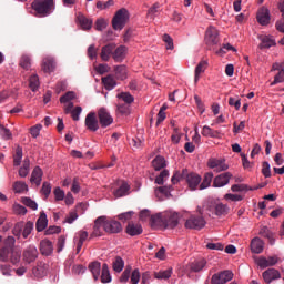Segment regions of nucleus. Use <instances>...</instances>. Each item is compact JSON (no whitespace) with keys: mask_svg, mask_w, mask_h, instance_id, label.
<instances>
[{"mask_svg":"<svg viewBox=\"0 0 284 284\" xmlns=\"http://www.w3.org/2000/svg\"><path fill=\"white\" fill-rule=\"evenodd\" d=\"M207 70V60H202L199 62V64L195 68V77L194 81L195 83H199V79H201V74Z\"/></svg>","mask_w":284,"mask_h":284,"instance_id":"33","label":"nucleus"},{"mask_svg":"<svg viewBox=\"0 0 284 284\" xmlns=\"http://www.w3.org/2000/svg\"><path fill=\"white\" fill-rule=\"evenodd\" d=\"M97 116L101 128H110V125L114 123V118H112L110 111L103 106L98 110Z\"/></svg>","mask_w":284,"mask_h":284,"instance_id":"9","label":"nucleus"},{"mask_svg":"<svg viewBox=\"0 0 284 284\" xmlns=\"http://www.w3.org/2000/svg\"><path fill=\"white\" fill-rule=\"evenodd\" d=\"M54 58L52 57H45L42 60V70L43 72L50 73V72H54Z\"/></svg>","mask_w":284,"mask_h":284,"instance_id":"29","label":"nucleus"},{"mask_svg":"<svg viewBox=\"0 0 284 284\" xmlns=\"http://www.w3.org/2000/svg\"><path fill=\"white\" fill-rule=\"evenodd\" d=\"M153 169L155 172H160V170H164L168 166L165 158L161 155H156L155 159L152 161Z\"/></svg>","mask_w":284,"mask_h":284,"instance_id":"32","label":"nucleus"},{"mask_svg":"<svg viewBox=\"0 0 284 284\" xmlns=\"http://www.w3.org/2000/svg\"><path fill=\"white\" fill-rule=\"evenodd\" d=\"M112 282V275H110V268L108 267V264L102 265V272H101V283H111Z\"/></svg>","mask_w":284,"mask_h":284,"instance_id":"42","label":"nucleus"},{"mask_svg":"<svg viewBox=\"0 0 284 284\" xmlns=\"http://www.w3.org/2000/svg\"><path fill=\"white\" fill-rule=\"evenodd\" d=\"M32 230H34V223L27 222L22 227V236L23 239H28L30 234H32Z\"/></svg>","mask_w":284,"mask_h":284,"instance_id":"51","label":"nucleus"},{"mask_svg":"<svg viewBox=\"0 0 284 284\" xmlns=\"http://www.w3.org/2000/svg\"><path fill=\"white\" fill-rule=\"evenodd\" d=\"M18 174L20 179H26L30 174V159L26 158L23 160L22 166L19 169Z\"/></svg>","mask_w":284,"mask_h":284,"instance_id":"36","label":"nucleus"},{"mask_svg":"<svg viewBox=\"0 0 284 284\" xmlns=\"http://www.w3.org/2000/svg\"><path fill=\"white\" fill-rule=\"evenodd\" d=\"M284 82V69H281L278 73L274 77V81L271 83V85H276V83H283Z\"/></svg>","mask_w":284,"mask_h":284,"instance_id":"64","label":"nucleus"},{"mask_svg":"<svg viewBox=\"0 0 284 284\" xmlns=\"http://www.w3.org/2000/svg\"><path fill=\"white\" fill-rule=\"evenodd\" d=\"M181 181H186L189 189L194 191L201 185L202 178L199 173L190 172L187 169H183L182 172L178 171L171 178V183L176 185V183H181Z\"/></svg>","mask_w":284,"mask_h":284,"instance_id":"3","label":"nucleus"},{"mask_svg":"<svg viewBox=\"0 0 284 284\" xmlns=\"http://www.w3.org/2000/svg\"><path fill=\"white\" fill-rule=\"evenodd\" d=\"M45 227H48V215L42 211L39 219L37 220L36 230L37 232H43Z\"/></svg>","mask_w":284,"mask_h":284,"instance_id":"28","label":"nucleus"},{"mask_svg":"<svg viewBox=\"0 0 284 284\" xmlns=\"http://www.w3.org/2000/svg\"><path fill=\"white\" fill-rule=\"evenodd\" d=\"M260 234L264 237L267 239L271 245H274L275 240H274V233H272V231H270V229L267 226H263L260 230Z\"/></svg>","mask_w":284,"mask_h":284,"instance_id":"44","label":"nucleus"},{"mask_svg":"<svg viewBox=\"0 0 284 284\" xmlns=\"http://www.w3.org/2000/svg\"><path fill=\"white\" fill-rule=\"evenodd\" d=\"M116 99H120V100L123 101L124 104H126V105H132V103H134V97L131 95L130 92H121V93H118Z\"/></svg>","mask_w":284,"mask_h":284,"instance_id":"40","label":"nucleus"},{"mask_svg":"<svg viewBox=\"0 0 284 284\" xmlns=\"http://www.w3.org/2000/svg\"><path fill=\"white\" fill-rule=\"evenodd\" d=\"M126 52H128V47L120 45L113 50L112 58L116 63H121V61L125 59Z\"/></svg>","mask_w":284,"mask_h":284,"instance_id":"26","label":"nucleus"},{"mask_svg":"<svg viewBox=\"0 0 284 284\" xmlns=\"http://www.w3.org/2000/svg\"><path fill=\"white\" fill-rule=\"evenodd\" d=\"M205 225L207 222L203 215H190L184 223L186 230H203Z\"/></svg>","mask_w":284,"mask_h":284,"instance_id":"7","label":"nucleus"},{"mask_svg":"<svg viewBox=\"0 0 284 284\" xmlns=\"http://www.w3.org/2000/svg\"><path fill=\"white\" fill-rule=\"evenodd\" d=\"M103 232H105V215H101L94 221L91 236H103Z\"/></svg>","mask_w":284,"mask_h":284,"instance_id":"16","label":"nucleus"},{"mask_svg":"<svg viewBox=\"0 0 284 284\" xmlns=\"http://www.w3.org/2000/svg\"><path fill=\"white\" fill-rule=\"evenodd\" d=\"M230 179H232V174L230 172L216 175L213 180V187H225V185L230 183Z\"/></svg>","mask_w":284,"mask_h":284,"instance_id":"17","label":"nucleus"},{"mask_svg":"<svg viewBox=\"0 0 284 284\" xmlns=\"http://www.w3.org/2000/svg\"><path fill=\"white\" fill-rule=\"evenodd\" d=\"M40 85H41V82L39 81L38 74H33L29 78V88L30 90H32V92H37Z\"/></svg>","mask_w":284,"mask_h":284,"instance_id":"45","label":"nucleus"},{"mask_svg":"<svg viewBox=\"0 0 284 284\" xmlns=\"http://www.w3.org/2000/svg\"><path fill=\"white\" fill-rule=\"evenodd\" d=\"M170 178V171L163 170L156 178H155V183L158 185H163L165 181Z\"/></svg>","mask_w":284,"mask_h":284,"instance_id":"49","label":"nucleus"},{"mask_svg":"<svg viewBox=\"0 0 284 284\" xmlns=\"http://www.w3.org/2000/svg\"><path fill=\"white\" fill-rule=\"evenodd\" d=\"M123 267H125V262H123L121 256H116L115 261L113 262L114 272H123Z\"/></svg>","mask_w":284,"mask_h":284,"instance_id":"52","label":"nucleus"},{"mask_svg":"<svg viewBox=\"0 0 284 284\" xmlns=\"http://www.w3.org/2000/svg\"><path fill=\"white\" fill-rule=\"evenodd\" d=\"M23 159V148L17 146L16 154L13 155V165L19 166L21 165V161Z\"/></svg>","mask_w":284,"mask_h":284,"instance_id":"47","label":"nucleus"},{"mask_svg":"<svg viewBox=\"0 0 284 284\" xmlns=\"http://www.w3.org/2000/svg\"><path fill=\"white\" fill-rule=\"evenodd\" d=\"M22 258L26 263H34V261L39 258V251L37 250V246L30 245L27 248H24L22 253Z\"/></svg>","mask_w":284,"mask_h":284,"instance_id":"14","label":"nucleus"},{"mask_svg":"<svg viewBox=\"0 0 284 284\" xmlns=\"http://www.w3.org/2000/svg\"><path fill=\"white\" fill-rule=\"evenodd\" d=\"M0 135L4 141H10V139H12V132H10V129L4 128L2 124H0Z\"/></svg>","mask_w":284,"mask_h":284,"instance_id":"59","label":"nucleus"},{"mask_svg":"<svg viewBox=\"0 0 284 284\" xmlns=\"http://www.w3.org/2000/svg\"><path fill=\"white\" fill-rule=\"evenodd\" d=\"M19 65L23 70H30V68H32V59L30 58V55L23 54L20 58Z\"/></svg>","mask_w":284,"mask_h":284,"instance_id":"43","label":"nucleus"},{"mask_svg":"<svg viewBox=\"0 0 284 284\" xmlns=\"http://www.w3.org/2000/svg\"><path fill=\"white\" fill-rule=\"evenodd\" d=\"M220 132L212 128L204 125L202 129V136H210L211 139H217Z\"/></svg>","mask_w":284,"mask_h":284,"instance_id":"46","label":"nucleus"},{"mask_svg":"<svg viewBox=\"0 0 284 284\" xmlns=\"http://www.w3.org/2000/svg\"><path fill=\"white\" fill-rule=\"evenodd\" d=\"M181 136H183V133H181V130H179V128H174L173 133L171 135L172 143H174L175 145H179V143H181Z\"/></svg>","mask_w":284,"mask_h":284,"instance_id":"55","label":"nucleus"},{"mask_svg":"<svg viewBox=\"0 0 284 284\" xmlns=\"http://www.w3.org/2000/svg\"><path fill=\"white\" fill-rule=\"evenodd\" d=\"M172 276V268L159 271L154 273V278L168 281Z\"/></svg>","mask_w":284,"mask_h":284,"instance_id":"48","label":"nucleus"},{"mask_svg":"<svg viewBox=\"0 0 284 284\" xmlns=\"http://www.w3.org/2000/svg\"><path fill=\"white\" fill-rule=\"evenodd\" d=\"M234 278V273L232 271H222L220 273H215L211 277L212 284H225L230 283Z\"/></svg>","mask_w":284,"mask_h":284,"instance_id":"11","label":"nucleus"},{"mask_svg":"<svg viewBox=\"0 0 284 284\" xmlns=\"http://www.w3.org/2000/svg\"><path fill=\"white\" fill-rule=\"evenodd\" d=\"M181 219V214L173 210H168L163 212V223L164 227H169L170 230H174L179 225V221Z\"/></svg>","mask_w":284,"mask_h":284,"instance_id":"6","label":"nucleus"},{"mask_svg":"<svg viewBox=\"0 0 284 284\" xmlns=\"http://www.w3.org/2000/svg\"><path fill=\"white\" fill-rule=\"evenodd\" d=\"M12 187L16 194H24L29 190L28 184L23 181H16Z\"/></svg>","mask_w":284,"mask_h":284,"instance_id":"38","label":"nucleus"},{"mask_svg":"<svg viewBox=\"0 0 284 284\" xmlns=\"http://www.w3.org/2000/svg\"><path fill=\"white\" fill-rule=\"evenodd\" d=\"M125 232L126 234H129V236H139L143 234V226H141V224H135L134 222H130L126 225Z\"/></svg>","mask_w":284,"mask_h":284,"instance_id":"25","label":"nucleus"},{"mask_svg":"<svg viewBox=\"0 0 284 284\" xmlns=\"http://www.w3.org/2000/svg\"><path fill=\"white\" fill-rule=\"evenodd\" d=\"M265 283L270 284L272 281H278L281 278V272L276 268H268L263 273Z\"/></svg>","mask_w":284,"mask_h":284,"instance_id":"21","label":"nucleus"},{"mask_svg":"<svg viewBox=\"0 0 284 284\" xmlns=\"http://www.w3.org/2000/svg\"><path fill=\"white\" fill-rule=\"evenodd\" d=\"M104 232H106V234H121V232H123V225L121 224V222L112 217L105 216Z\"/></svg>","mask_w":284,"mask_h":284,"instance_id":"8","label":"nucleus"},{"mask_svg":"<svg viewBox=\"0 0 284 284\" xmlns=\"http://www.w3.org/2000/svg\"><path fill=\"white\" fill-rule=\"evenodd\" d=\"M151 227H165L163 223V212L151 215L150 217Z\"/></svg>","mask_w":284,"mask_h":284,"instance_id":"34","label":"nucleus"},{"mask_svg":"<svg viewBox=\"0 0 284 284\" xmlns=\"http://www.w3.org/2000/svg\"><path fill=\"white\" fill-rule=\"evenodd\" d=\"M81 112H83V108L81 106H75L71 112V118L74 120V121H79L80 116H81Z\"/></svg>","mask_w":284,"mask_h":284,"instance_id":"63","label":"nucleus"},{"mask_svg":"<svg viewBox=\"0 0 284 284\" xmlns=\"http://www.w3.org/2000/svg\"><path fill=\"white\" fill-rule=\"evenodd\" d=\"M206 264L207 262L205 260H200L191 265V270L192 272H201V270H203V267H205Z\"/></svg>","mask_w":284,"mask_h":284,"instance_id":"57","label":"nucleus"},{"mask_svg":"<svg viewBox=\"0 0 284 284\" xmlns=\"http://www.w3.org/2000/svg\"><path fill=\"white\" fill-rule=\"evenodd\" d=\"M102 83H103L105 90H114V88H116V80H114V78L112 75L102 78Z\"/></svg>","mask_w":284,"mask_h":284,"instance_id":"41","label":"nucleus"},{"mask_svg":"<svg viewBox=\"0 0 284 284\" xmlns=\"http://www.w3.org/2000/svg\"><path fill=\"white\" fill-rule=\"evenodd\" d=\"M43 181V170L40 166H36L31 173L30 183H33L39 187Z\"/></svg>","mask_w":284,"mask_h":284,"instance_id":"22","label":"nucleus"},{"mask_svg":"<svg viewBox=\"0 0 284 284\" xmlns=\"http://www.w3.org/2000/svg\"><path fill=\"white\" fill-rule=\"evenodd\" d=\"M207 168H210V170H214V172H225L226 170H230V165L225 163V159L216 158L209 159Z\"/></svg>","mask_w":284,"mask_h":284,"instance_id":"12","label":"nucleus"},{"mask_svg":"<svg viewBox=\"0 0 284 284\" xmlns=\"http://www.w3.org/2000/svg\"><path fill=\"white\" fill-rule=\"evenodd\" d=\"M41 194H43L44 199H49L50 194H52V184L50 182L42 183Z\"/></svg>","mask_w":284,"mask_h":284,"instance_id":"54","label":"nucleus"},{"mask_svg":"<svg viewBox=\"0 0 284 284\" xmlns=\"http://www.w3.org/2000/svg\"><path fill=\"white\" fill-rule=\"evenodd\" d=\"M114 72H115L116 79H119L120 81H125V79H128V67L123 64L116 65L114 68Z\"/></svg>","mask_w":284,"mask_h":284,"instance_id":"35","label":"nucleus"},{"mask_svg":"<svg viewBox=\"0 0 284 284\" xmlns=\"http://www.w3.org/2000/svg\"><path fill=\"white\" fill-rule=\"evenodd\" d=\"M231 190L232 192H248V190L252 191L254 189L247 186V184H233Z\"/></svg>","mask_w":284,"mask_h":284,"instance_id":"56","label":"nucleus"},{"mask_svg":"<svg viewBox=\"0 0 284 284\" xmlns=\"http://www.w3.org/2000/svg\"><path fill=\"white\" fill-rule=\"evenodd\" d=\"M31 8L34 10L36 17H50L54 12V0H34Z\"/></svg>","mask_w":284,"mask_h":284,"instance_id":"4","label":"nucleus"},{"mask_svg":"<svg viewBox=\"0 0 284 284\" xmlns=\"http://www.w3.org/2000/svg\"><path fill=\"white\" fill-rule=\"evenodd\" d=\"M53 194H54L55 201H63L65 199V192L59 186H57L53 190Z\"/></svg>","mask_w":284,"mask_h":284,"instance_id":"61","label":"nucleus"},{"mask_svg":"<svg viewBox=\"0 0 284 284\" xmlns=\"http://www.w3.org/2000/svg\"><path fill=\"white\" fill-rule=\"evenodd\" d=\"M22 202H23V205H26V207H30V210H38L39 209V204H37L34 202V200H32L30 197H24Z\"/></svg>","mask_w":284,"mask_h":284,"instance_id":"60","label":"nucleus"},{"mask_svg":"<svg viewBox=\"0 0 284 284\" xmlns=\"http://www.w3.org/2000/svg\"><path fill=\"white\" fill-rule=\"evenodd\" d=\"M39 250L42 256H51L52 252H54V244H52V241L44 239L40 241Z\"/></svg>","mask_w":284,"mask_h":284,"instance_id":"18","label":"nucleus"},{"mask_svg":"<svg viewBox=\"0 0 284 284\" xmlns=\"http://www.w3.org/2000/svg\"><path fill=\"white\" fill-rule=\"evenodd\" d=\"M172 185L169 186H159L155 189V195L159 196V194H162L163 196H170V193L172 192Z\"/></svg>","mask_w":284,"mask_h":284,"instance_id":"50","label":"nucleus"},{"mask_svg":"<svg viewBox=\"0 0 284 284\" xmlns=\"http://www.w3.org/2000/svg\"><path fill=\"white\" fill-rule=\"evenodd\" d=\"M120 283L125 284V283H130V284H150V281H152V275L150 274L149 271L142 273L141 275V271H139V268H134L132 271V267H126L120 278H119Z\"/></svg>","mask_w":284,"mask_h":284,"instance_id":"2","label":"nucleus"},{"mask_svg":"<svg viewBox=\"0 0 284 284\" xmlns=\"http://www.w3.org/2000/svg\"><path fill=\"white\" fill-rule=\"evenodd\" d=\"M212 179H214V173L207 172L204 174L203 181L200 184V190H207L212 185Z\"/></svg>","mask_w":284,"mask_h":284,"instance_id":"39","label":"nucleus"},{"mask_svg":"<svg viewBox=\"0 0 284 284\" xmlns=\"http://www.w3.org/2000/svg\"><path fill=\"white\" fill-rule=\"evenodd\" d=\"M85 266H83L82 264H74L73 266H72V270H71V272H72V274L74 275V276H79V275H81V274H85Z\"/></svg>","mask_w":284,"mask_h":284,"instance_id":"58","label":"nucleus"},{"mask_svg":"<svg viewBox=\"0 0 284 284\" xmlns=\"http://www.w3.org/2000/svg\"><path fill=\"white\" fill-rule=\"evenodd\" d=\"M264 248V243L262 242L261 237H254L251 241V252H253V254H261L263 252Z\"/></svg>","mask_w":284,"mask_h":284,"instance_id":"30","label":"nucleus"},{"mask_svg":"<svg viewBox=\"0 0 284 284\" xmlns=\"http://www.w3.org/2000/svg\"><path fill=\"white\" fill-rule=\"evenodd\" d=\"M84 125L89 132H97L101 125L99 119H97V113L89 112L85 116Z\"/></svg>","mask_w":284,"mask_h":284,"instance_id":"13","label":"nucleus"},{"mask_svg":"<svg viewBox=\"0 0 284 284\" xmlns=\"http://www.w3.org/2000/svg\"><path fill=\"white\" fill-rule=\"evenodd\" d=\"M77 21H78L79 26L82 28V30H92V20L88 19L82 13L78 14Z\"/></svg>","mask_w":284,"mask_h":284,"instance_id":"31","label":"nucleus"},{"mask_svg":"<svg viewBox=\"0 0 284 284\" xmlns=\"http://www.w3.org/2000/svg\"><path fill=\"white\" fill-rule=\"evenodd\" d=\"M257 22L260 26L270 24V10L267 8H262L257 12Z\"/></svg>","mask_w":284,"mask_h":284,"instance_id":"27","label":"nucleus"},{"mask_svg":"<svg viewBox=\"0 0 284 284\" xmlns=\"http://www.w3.org/2000/svg\"><path fill=\"white\" fill-rule=\"evenodd\" d=\"M130 194V184L125 181L121 182V185L113 191V196L115 199H122V196H128Z\"/></svg>","mask_w":284,"mask_h":284,"instance_id":"24","label":"nucleus"},{"mask_svg":"<svg viewBox=\"0 0 284 284\" xmlns=\"http://www.w3.org/2000/svg\"><path fill=\"white\" fill-rule=\"evenodd\" d=\"M116 108L120 114H130V104L118 103Z\"/></svg>","mask_w":284,"mask_h":284,"instance_id":"62","label":"nucleus"},{"mask_svg":"<svg viewBox=\"0 0 284 284\" xmlns=\"http://www.w3.org/2000/svg\"><path fill=\"white\" fill-rule=\"evenodd\" d=\"M77 99V93L74 91H68L64 95L60 98V103H70Z\"/></svg>","mask_w":284,"mask_h":284,"instance_id":"53","label":"nucleus"},{"mask_svg":"<svg viewBox=\"0 0 284 284\" xmlns=\"http://www.w3.org/2000/svg\"><path fill=\"white\" fill-rule=\"evenodd\" d=\"M89 270L94 281H99V277L101 276V264L99 262H92L89 264Z\"/></svg>","mask_w":284,"mask_h":284,"instance_id":"37","label":"nucleus"},{"mask_svg":"<svg viewBox=\"0 0 284 284\" xmlns=\"http://www.w3.org/2000/svg\"><path fill=\"white\" fill-rule=\"evenodd\" d=\"M114 50H116L115 43H109L102 47V50L100 53L102 61H110V57L114 53Z\"/></svg>","mask_w":284,"mask_h":284,"instance_id":"23","label":"nucleus"},{"mask_svg":"<svg viewBox=\"0 0 284 284\" xmlns=\"http://www.w3.org/2000/svg\"><path fill=\"white\" fill-rule=\"evenodd\" d=\"M276 263H278V257L277 256H270L268 258L262 256V257L256 260V264L262 270H265V267H273V265H276Z\"/></svg>","mask_w":284,"mask_h":284,"instance_id":"19","label":"nucleus"},{"mask_svg":"<svg viewBox=\"0 0 284 284\" xmlns=\"http://www.w3.org/2000/svg\"><path fill=\"white\" fill-rule=\"evenodd\" d=\"M258 39L261 41L258 45L260 50L274 48V45H276V39H274V36H260Z\"/></svg>","mask_w":284,"mask_h":284,"instance_id":"20","label":"nucleus"},{"mask_svg":"<svg viewBox=\"0 0 284 284\" xmlns=\"http://www.w3.org/2000/svg\"><path fill=\"white\" fill-rule=\"evenodd\" d=\"M128 21H130V11L125 8H121L115 12L112 19L113 30H123Z\"/></svg>","mask_w":284,"mask_h":284,"instance_id":"5","label":"nucleus"},{"mask_svg":"<svg viewBox=\"0 0 284 284\" xmlns=\"http://www.w3.org/2000/svg\"><path fill=\"white\" fill-rule=\"evenodd\" d=\"M219 41V30L214 27H209L205 32L206 45H217Z\"/></svg>","mask_w":284,"mask_h":284,"instance_id":"15","label":"nucleus"},{"mask_svg":"<svg viewBox=\"0 0 284 284\" xmlns=\"http://www.w3.org/2000/svg\"><path fill=\"white\" fill-rule=\"evenodd\" d=\"M17 245V240L14 236L9 235L3 240V236L0 235V262L1 263H12L17 265L21 261V252L14 250Z\"/></svg>","mask_w":284,"mask_h":284,"instance_id":"1","label":"nucleus"},{"mask_svg":"<svg viewBox=\"0 0 284 284\" xmlns=\"http://www.w3.org/2000/svg\"><path fill=\"white\" fill-rule=\"evenodd\" d=\"M209 212H212L215 216H225L230 212V206L221 202H211L207 205Z\"/></svg>","mask_w":284,"mask_h":284,"instance_id":"10","label":"nucleus"}]
</instances>
